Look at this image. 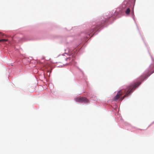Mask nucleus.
Listing matches in <instances>:
<instances>
[{
	"instance_id": "obj_1",
	"label": "nucleus",
	"mask_w": 154,
	"mask_h": 154,
	"mask_svg": "<svg viewBox=\"0 0 154 154\" xmlns=\"http://www.w3.org/2000/svg\"><path fill=\"white\" fill-rule=\"evenodd\" d=\"M141 84V82L135 83L133 85H131L129 86L127 88V91L125 95L123 97H121L120 100L122 101L125 97H127L131 93L134 91L135 88L139 86Z\"/></svg>"
},
{
	"instance_id": "obj_2",
	"label": "nucleus",
	"mask_w": 154,
	"mask_h": 154,
	"mask_svg": "<svg viewBox=\"0 0 154 154\" xmlns=\"http://www.w3.org/2000/svg\"><path fill=\"white\" fill-rule=\"evenodd\" d=\"M75 101L79 103H89L88 100L86 98L83 97H78L75 99Z\"/></svg>"
},
{
	"instance_id": "obj_3",
	"label": "nucleus",
	"mask_w": 154,
	"mask_h": 154,
	"mask_svg": "<svg viewBox=\"0 0 154 154\" xmlns=\"http://www.w3.org/2000/svg\"><path fill=\"white\" fill-rule=\"evenodd\" d=\"M102 22L103 23L101 22V24H100L97 25L95 26H93L92 27L90 31V33L93 32L94 31L98 30L101 27V26L104 23H105V21H103Z\"/></svg>"
},
{
	"instance_id": "obj_4",
	"label": "nucleus",
	"mask_w": 154,
	"mask_h": 154,
	"mask_svg": "<svg viewBox=\"0 0 154 154\" xmlns=\"http://www.w3.org/2000/svg\"><path fill=\"white\" fill-rule=\"evenodd\" d=\"M125 89H123L120 91L117 94L116 96L114 97V100H115L116 101L118 100L120 97L126 91Z\"/></svg>"
},
{
	"instance_id": "obj_5",
	"label": "nucleus",
	"mask_w": 154,
	"mask_h": 154,
	"mask_svg": "<svg viewBox=\"0 0 154 154\" xmlns=\"http://www.w3.org/2000/svg\"><path fill=\"white\" fill-rule=\"evenodd\" d=\"M151 74H152L151 72H148L146 74L142 75L140 77V79H143L142 81H143L145 79L147 78Z\"/></svg>"
},
{
	"instance_id": "obj_6",
	"label": "nucleus",
	"mask_w": 154,
	"mask_h": 154,
	"mask_svg": "<svg viewBox=\"0 0 154 154\" xmlns=\"http://www.w3.org/2000/svg\"><path fill=\"white\" fill-rule=\"evenodd\" d=\"M130 8H128L125 11V13L126 14H128L130 13Z\"/></svg>"
},
{
	"instance_id": "obj_7",
	"label": "nucleus",
	"mask_w": 154,
	"mask_h": 154,
	"mask_svg": "<svg viewBox=\"0 0 154 154\" xmlns=\"http://www.w3.org/2000/svg\"><path fill=\"white\" fill-rule=\"evenodd\" d=\"M8 41V40L7 39H0V42H4L5 41Z\"/></svg>"
},
{
	"instance_id": "obj_8",
	"label": "nucleus",
	"mask_w": 154,
	"mask_h": 154,
	"mask_svg": "<svg viewBox=\"0 0 154 154\" xmlns=\"http://www.w3.org/2000/svg\"><path fill=\"white\" fill-rule=\"evenodd\" d=\"M0 34L1 35L3 36L4 35V34L3 33H2L1 32H0Z\"/></svg>"
},
{
	"instance_id": "obj_9",
	"label": "nucleus",
	"mask_w": 154,
	"mask_h": 154,
	"mask_svg": "<svg viewBox=\"0 0 154 154\" xmlns=\"http://www.w3.org/2000/svg\"><path fill=\"white\" fill-rule=\"evenodd\" d=\"M154 72V70L152 71L151 72V73L152 74Z\"/></svg>"
}]
</instances>
